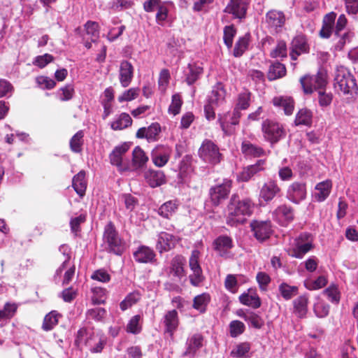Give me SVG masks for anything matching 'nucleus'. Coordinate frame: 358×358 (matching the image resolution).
<instances>
[{
	"mask_svg": "<svg viewBox=\"0 0 358 358\" xmlns=\"http://www.w3.org/2000/svg\"><path fill=\"white\" fill-rule=\"evenodd\" d=\"M253 208L254 204L250 199L241 200L238 195H232L227 206V224L232 226L243 223L245 217L252 214Z\"/></svg>",
	"mask_w": 358,
	"mask_h": 358,
	"instance_id": "f257e3e1",
	"label": "nucleus"
},
{
	"mask_svg": "<svg viewBox=\"0 0 358 358\" xmlns=\"http://www.w3.org/2000/svg\"><path fill=\"white\" fill-rule=\"evenodd\" d=\"M250 345L248 343H241L234 346L230 352L233 358H247L249 356Z\"/></svg>",
	"mask_w": 358,
	"mask_h": 358,
	"instance_id": "4c0bfd02",
	"label": "nucleus"
},
{
	"mask_svg": "<svg viewBox=\"0 0 358 358\" xmlns=\"http://www.w3.org/2000/svg\"><path fill=\"white\" fill-rule=\"evenodd\" d=\"M248 0H230L224 12L231 14L234 17L242 20L246 17Z\"/></svg>",
	"mask_w": 358,
	"mask_h": 358,
	"instance_id": "4468645a",
	"label": "nucleus"
},
{
	"mask_svg": "<svg viewBox=\"0 0 358 358\" xmlns=\"http://www.w3.org/2000/svg\"><path fill=\"white\" fill-rule=\"evenodd\" d=\"M250 227L254 236L259 241L268 238L273 232L271 222L269 220H253L250 223Z\"/></svg>",
	"mask_w": 358,
	"mask_h": 358,
	"instance_id": "ddd939ff",
	"label": "nucleus"
},
{
	"mask_svg": "<svg viewBox=\"0 0 358 358\" xmlns=\"http://www.w3.org/2000/svg\"><path fill=\"white\" fill-rule=\"evenodd\" d=\"M231 188V181L227 179L224 180L222 184L212 187L209 194L213 204L215 206H218L222 200L227 197Z\"/></svg>",
	"mask_w": 358,
	"mask_h": 358,
	"instance_id": "9b49d317",
	"label": "nucleus"
},
{
	"mask_svg": "<svg viewBox=\"0 0 358 358\" xmlns=\"http://www.w3.org/2000/svg\"><path fill=\"white\" fill-rule=\"evenodd\" d=\"M140 315H135L131 318L127 325V331L134 334H138L141 331Z\"/></svg>",
	"mask_w": 358,
	"mask_h": 358,
	"instance_id": "6e6d98bb",
	"label": "nucleus"
},
{
	"mask_svg": "<svg viewBox=\"0 0 358 358\" xmlns=\"http://www.w3.org/2000/svg\"><path fill=\"white\" fill-rule=\"evenodd\" d=\"M262 131L264 139L271 144L278 142L285 134L282 126L271 120H266L262 122Z\"/></svg>",
	"mask_w": 358,
	"mask_h": 358,
	"instance_id": "39448f33",
	"label": "nucleus"
},
{
	"mask_svg": "<svg viewBox=\"0 0 358 358\" xmlns=\"http://www.w3.org/2000/svg\"><path fill=\"white\" fill-rule=\"evenodd\" d=\"M129 149V144L124 143L115 148L110 155V159L112 164L121 168L122 165V157Z\"/></svg>",
	"mask_w": 358,
	"mask_h": 358,
	"instance_id": "2f4dec72",
	"label": "nucleus"
},
{
	"mask_svg": "<svg viewBox=\"0 0 358 358\" xmlns=\"http://www.w3.org/2000/svg\"><path fill=\"white\" fill-rule=\"evenodd\" d=\"M85 29L86 35L90 38L92 41L94 42L98 38L99 35V24L95 22L88 21L85 24Z\"/></svg>",
	"mask_w": 358,
	"mask_h": 358,
	"instance_id": "3c124183",
	"label": "nucleus"
},
{
	"mask_svg": "<svg viewBox=\"0 0 358 358\" xmlns=\"http://www.w3.org/2000/svg\"><path fill=\"white\" fill-rule=\"evenodd\" d=\"M164 323L166 327V331L171 335H173L178 325L177 311L176 310L168 311L164 315Z\"/></svg>",
	"mask_w": 358,
	"mask_h": 358,
	"instance_id": "c9c22d12",
	"label": "nucleus"
},
{
	"mask_svg": "<svg viewBox=\"0 0 358 358\" xmlns=\"http://www.w3.org/2000/svg\"><path fill=\"white\" fill-rule=\"evenodd\" d=\"M138 91V88H130L118 97V101L120 102L131 101L137 97Z\"/></svg>",
	"mask_w": 358,
	"mask_h": 358,
	"instance_id": "338daca9",
	"label": "nucleus"
},
{
	"mask_svg": "<svg viewBox=\"0 0 358 358\" xmlns=\"http://www.w3.org/2000/svg\"><path fill=\"white\" fill-rule=\"evenodd\" d=\"M285 16L283 12L272 10L268 11L266 15V21L268 24L275 29L282 28L285 23Z\"/></svg>",
	"mask_w": 358,
	"mask_h": 358,
	"instance_id": "393cba45",
	"label": "nucleus"
},
{
	"mask_svg": "<svg viewBox=\"0 0 358 358\" xmlns=\"http://www.w3.org/2000/svg\"><path fill=\"white\" fill-rule=\"evenodd\" d=\"M241 303L250 306L253 308H258L261 306V301L257 294L253 292L248 291V293H243L239 296Z\"/></svg>",
	"mask_w": 358,
	"mask_h": 358,
	"instance_id": "e433bc0d",
	"label": "nucleus"
},
{
	"mask_svg": "<svg viewBox=\"0 0 358 358\" xmlns=\"http://www.w3.org/2000/svg\"><path fill=\"white\" fill-rule=\"evenodd\" d=\"M313 113L307 108H302L298 111L295 118L296 125H310L312 123Z\"/></svg>",
	"mask_w": 358,
	"mask_h": 358,
	"instance_id": "a19ab883",
	"label": "nucleus"
},
{
	"mask_svg": "<svg viewBox=\"0 0 358 358\" xmlns=\"http://www.w3.org/2000/svg\"><path fill=\"white\" fill-rule=\"evenodd\" d=\"M308 299L306 296H300L294 300V313L300 318L305 317L308 311Z\"/></svg>",
	"mask_w": 358,
	"mask_h": 358,
	"instance_id": "f704fd0d",
	"label": "nucleus"
},
{
	"mask_svg": "<svg viewBox=\"0 0 358 358\" xmlns=\"http://www.w3.org/2000/svg\"><path fill=\"white\" fill-rule=\"evenodd\" d=\"M182 101L180 96L178 94H173L172 96L171 103L169 108V112L173 115H178L180 111V108Z\"/></svg>",
	"mask_w": 358,
	"mask_h": 358,
	"instance_id": "4d7b16f0",
	"label": "nucleus"
},
{
	"mask_svg": "<svg viewBox=\"0 0 358 358\" xmlns=\"http://www.w3.org/2000/svg\"><path fill=\"white\" fill-rule=\"evenodd\" d=\"M104 238L110 252L116 255H120L122 252L124 245L111 222L108 223L105 228Z\"/></svg>",
	"mask_w": 358,
	"mask_h": 358,
	"instance_id": "1a4fd4ad",
	"label": "nucleus"
},
{
	"mask_svg": "<svg viewBox=\"0 0 358 358\" xmlns=\"http://www.w3.org/2000/svg\"><path fill=\"white\" fill-rule=\"evenodd\" d=\"M106 310L103 308H94L89 309L86 313L87 320H93L96 322H101L105 318Z\"/></svg>",
	"mask_w": 358,
	"mask_h": 358,
	"instance_id": "8fccbe9b",
	"label": "nucleus"
},
{
	"mask_svg": "<svg viewBox=\"0 0 358 358\" xmlns=\"http://www.w3.org/2000/svg\"><path fill=\"white\" fill-rule=\"evenodd\" d=\"M58 315L56 311L47 314L44 317L42 329L46 331L52 329L58 323Z\"/></svg>",
	"mask_w": 358,
	"mask_h": 358,
	"instance_id": "a18cd8bd",
	"label": "nucleus"
},
{
	"mask_svg": "<svg viewBox=\"0 0 358 358\" xmlns=\"http://www.w3.org/2000/svg\"><path fill=\"white\" fill-rule=\"evenodd\" d=\"M134 257L140 263H152L155 259V254L149 247L142 245L134 252Z\"/></svg>",
	"mask_w": 358,
	"mask_h": 358,
	"instance_id": "a878e982",
	"label": "nucleus"
},
{
	"mask_svg": "<svg viewBox=\"0 0 358 358\" xmlns=\"http://www.w3.org/2000/svg\"><path fill=\"white\" fill-rule=\"evenodd\" d=\"M281 192V188L277 182L270 180L264 183L260 189L259 197L264 201L268 202L273 200L275 196Z\"/></svg>",
	"mask_w": 358,
	"mask_h": 358,
	"instance_id": "f3484780",
	"label": "nucleus"
},
{
	"mask_svg": "<svg viewBox=\"0 0 358 358\" xmlns=\"http://www.w3.org/2000/svg\"><path fill=\"white\" fill-rule=\"evenodd\" d=\"M171 150L164 145H157L152 152V160L157 167H163L169 160Z\"/></svg>",
	"mask_w": 358,
	"mask_h": 358,
	"instance_id": "dca6fc26",
	"label": "nucleus"
},
{
	"mask_svg": "<svg viewBox=\"0 0 358 358\" xmlns=\"http://www.w3.org/2000/svg\"><path fill=\"white\" fill-rule=\"evenodd\" d=\"M170 79V73L169 70L167 69H163L159 73V87L162 91L164 92L166 90V87L168 86V84L169 83Z\"/></svg>",
	"mask_w": 358,
	"mask_h": 358,
	"instance_id": "69168bd1",
	"label": "nucleus"
},
{
	"mask_svg": "<svg viewBox=\"0 0 358 358\" xmlns=\"http://www.w3.org/2000/svg\"><path fill=\"white\" fill-rule=\"evenodd\" d=\"M203 72V68L196 64H189L184 69V75L185 81L187 85H191L194 84L199 78Z\"/></svg>",
	"mask_w": 358,
	"mask_h": 358,
	"instance_id": "cd10ccee",
	"label": "nucleus"
},
{
	"mask_svg": "<svg viewBox=\"0 0 358 358\" xmlns=\"http://www.w3.org/2000/svg\"><path fill=\"white\" fill-rule=\"evenodd\" d=\"M241 152L245 157H259L265 155V151L261 147L244 140L241 144Z\"/></svg>",
	"mask_w": 358,
	"mask_h": 358,
	"instance_id": "7c9ffc66",
	"label": "nucleus"
},
{
	"mask_svg": "<svg viewBox=\"0 0 358 358\" xmlns=\"http://www.w3.org/2000/svg\"><path fill=\"white\" fill-rule=\"evenodd\" d=\"M132 123V120L129 114L122 113L120 116L110 124V127L113 130H122Z\"/></svg>",
	"mask_w": 358,
	"mask_h": 358,
	"instance_id": "ea45409f",
	"label": "nucleus"
},
{
	"mask_svg": "<svg viewBox=\"0 0 358 358\" xmlns=\"http://www.w3.org/2000/svg\"><path fill=\"white\" fill-rule=\"evenodd\" d=\"M334 87L343 94H358V85L355 76L344 66H338L334 78Z\"/></svg>",
	"mask_w": 358,
	"mask_h": 358,
	"instance_id": "f03ea898",
	"label": "nucleus"
},
{
	"mask_svg": "<svg viewBox=\"0 0 358 358\" xmlns=\"http://www.w3.org/2000/svg\"><path fill=\"white\" fill-rule=\"evenodd\" d=\"M314 312L317 317H324L329 314V306L324 302L319 301L314 306Z\"/></svg>",
	"mask_w": 358,
	"mask_h": 358,
	"instance_id": "e2e57ef3",
	"label": "nucleus"
},
{
	"mask_svg": "<svg viewBox=\"0 0 358 358\" xmlns=\"http://www.w3.org/2000/svg\"><path fill=\"white\" fill-rule=\"evenodd\" d=\"M336 14L331 12L326 14L322 20V26L319 35L322 38H329L333 32Z\"/></svg>",
	"mask_w": 358,
	"mask_h": 358,
	"instance_id": "5701e85b",
	"label": "nucleus"
},
{
	"mask_svg": "<svg viewBox=\"0 0 358 358\" xmlns=\"http://www.w3.org/2000/svg\"><path fill=\"white\" fill-rule=\"evenodd\" d=\"M215 250L221 257H228L229 250L233 248V242L227 236H220L213 242Z\"/></svg>",
	"mask_w": 358,
	"mask_h": 358,
	"instance_id": "aec40b11",
	"label": "nucleus"
},
{
	"mask_svg": "<svg viewBox=\"0 0 358 358\" xmlns=\"http://www.w3.org/2000/svg\"><path fill=\"white\" fill-rule=\"evenodd\" d=\"M185 259L182 256H176L171 261V271L176 276L180 277L184 273Z\"/></svg>",
	"mask_w": 358,
	"mask_h": 358,
	"instance_id": "09e8293b",
	"label": "nucleus"
},
{
	"mask_svg": "<svg viewBox=\"0 0 358 358\" xmlns=\"http://www.w3.org/2000/svg\"><path fill=\"white\" fill-rule=\"evenodd\" d=\"M199 251L194 250L189 259V266L192 271V273L189 275V280L194 286L199 285L203 280L202 269L199 263Z\"/></svg>",
	"mask_w": 358,
	"mask_h": 358,
	"instance_id": "f8f14e48",
	"label": "nucleus"
},
{
	"mask_svg": "<svg viewBox=\"0 0 358 358\" xmlns=\"http://www.w3.org/2000/svg\"><path fill=\"white\" fill-rule=\"evenodd\" d=\"M279 292L285 300H289L298 294V287L282 282L279 285Z\"/></svg>",
	"mask_w": 358,
	"mask_h": 358,
	"instance_id": "49530a36",
	"label": "nucleus"
},
{
	"mask_svg": "<svg viewBox=\"0 0 358 358\" xmlns=\"http://www.w3.org/2000/svg\"><path fill=\"white\" fill-rule=\"evenodd\" d=\"M308 46L306 40L303 36H297L292 41L290 57L292 59L296 60L301 53L306 52Z\"/></svg>",
	"mask_w": 358,
	"mask_h": 358,
	"instance_id": "b1692460",
	"label": "nucleus"
},
{
	"mask_svg": "<svg viewBox=\"0 0 358 358\" xmlns=\"http://www.w3.org/2000/svg\"><path fill=\"white\" fill-rule=\"evenodd\" d=\"M83 132L78 131L70 141V147L73 152H80L83 145Z\"/></svg>",
	"mask_w": 358,
	"mask_h": 358,
	"instance_id": "5fc2aeb1",
	"label": "nucleus"
},
{
	"mask_svg": "<svg viewBox=\"0 0 358 358\" xmlns=\"http://www.w3.org/2000/svg\"><path fill=\"white\" fill-rule=\"evenodd\" d=\"M313 240L308 234H302L294 240L289 255L292 257L301 259L313 248Z\"/></svg>",
	"mask_w": 358,
	"mask_h": 358,
	"instance_id": "0eeeda50",
	"label": "nucleus"
},
{
	"mask_svg": "<svg viewBox=\"0 0 358 358\" xmlns=\"http://www.w3.org/2000/svg\"><path fill=\"white\" fill-rule=\"evenodd\" d=\"M36 81L43 89H52L56 85L55 80L46 76H38L36 78Z\"/></svg>",
	"mask_w": 358,
	"mask_h": 358,
	"instance_id": "0e129e2a",
	"label": "nucleus"
},
{
	"mask_svg": "<svg viewBox=\"0 0 358 358\" xmlns=\"http://www.w3.org/2000/svg\"><path fill=\"white\" fill-rule=\"evenodd\" d=\"M203 337L200 334H194L187 341V348L183 356L192 357L197 350L202 346Z\"/></svg>",
	"mask_w": 358,
	"mask_h": 358,
	"instance_id": "c85d7f7f",
	"label": "nucleus"
},
{
	"mask_svg": "<svg viewBox=\"0 0 358 358\" xmlns=\"http://www.w3.org/2000/svg\"><path fill=\"white\" fill-rule=\"evenodd\" d=\"M241 117V113L238 111V109H234L232 113L219 115L218 122L226 136H231L235 133V127L238 124Z\"/></svg>",
	"mask_w": 358,
	"mask_h": 358,
	"instance_id": "6e6552de",
	"label": "nucleus"
},
{
	"mask_svg": "<svg viewBox=\"0 0 358 358\" xmlns=\"http://www.w3.org/2000/svg\"><path fill=\"white\" fill-rule=\"evenodd\" d=\"M265 164L264 159L258 160L256 164L244 168L238 176V179L243 182L250 180L255 175L264 170Z\"/></svg>",
	"mask_w": 358,
	"mask_h": 358,
	"instance_id": "a211bd4d",
	"label": "nucleus"
},
{
	"mask_svg": "<svg viewBox=\"0 0 358 358\" xmlns=\"http://www.w3.org/2000/svg\"><path fill=\"white\" fill-rule=\"evenodd\" d=\"M134 67L128 61L124 60L120 63L119 70V79L123 87H128L133 78Z\"/></svg>",
	"mask_w": 358,
	"mask_h": 358,
	"instance_id": "412c9836",
	"label": "nucleus"
},
{
	"mask_svg": "<svg viewBox=\"0 0 358 358\" xmlns=\"http://www.w3.org/2000/svg\"><path fill=\"white\" fill-rule=\"evenodd\" d=\"M199 157L206 162L217 164L222 160L219 148L213 141L205 140L199 150Z\"/></svg>",
	"mask_w": 358,
	"mask_h": 358,
	"instance_id": "423d86ee",
	"label": "nucleus"
},
{
	"mask_svg": "<svg viewBox=\"0 0 358 358\" xmlns=\"http://www.w3.org/2000/svg\"><path fill=\"white\" fill-rule=\"evenodd\" d=\"M286 74V68L285 65L279 62H275L270 66L268 72V78L270 80H274L282 78Z\"/></svg>",
	"mask_w": 358,
	"mask_h": 358,
	"instance_id": "58836bf2",
	"label": "nucleus"
},
{
	"mask_svg": "<svg viewBox=\"0 0 358 358\" xmlns=\"http://www.w3.org/2000/svg\"><path fill=\"white\" fill-rule=\"evenodd\" d=\"M273 217L280 224L287 225L294 220V209L287 204L280 205L273 212Z\"/></svg>",
	"mask_w": 358,
	"mask_h": 358,
	"instance_id": "2eb2a0df",
	"label": "nucleus"
},
{
	"mask_svg": "<svg viewBox=\"0 0 358 358\" xmlns=\"http://www.w3.org/2000/svg\"><path fill=\"white\" fill-rule=\"evenodd\" d=\"M132 155L133 164L136 167H142L148 160V157L145 155L144 151L138 146L134 148Z\"/></svg>",
	"mask_w": 358,
	"mask_h": 358,
	"instance_id": "37998d69",
	"label": "nucleus"
},
{
	"mask_svg": "<svg viewBox=\"0 0 358 358\" xmlns=\"http://www.w3.org/2000/svg\"><path fill=\"white\" fill-rule=\"evenodd\" d=\"M324 275H320L315 280L308 279L304 281V286L309 290H317L324 287L327 284Z\"/></svg>",
	"mask_w": 358,
	"mask_h": 358,
	"instance_id": "c03bdc74",
	"label": "nucleus"
},
{
	"mask_svg": "<svg viewBox=\"0 0 358 358\" xmlns=\"http://www.w3.org/2000/svg\"><path fill=\"white\" fill-rule=\"evenodd\" d=\"M178 241V239L172 234H168L166 232H161L158 235L156 248L159 250V252H162L163 251H168L173 248Z\"/></svg>",
	"mask_w": 358,
	"mask_h": 358,
	"instance_id": "6ab92c4d",
	"label": "nucleus"
},
{
	"mask_svg": "<svg viewBox=\"0 0 358 358\" xmlns=\"http://www.w3.org/2000/svg\"><path fill=\"white\" fill-rule=\"evenodd\" d=\"M147 129L148 133V141H155L157 140V137L161 132V127L160 125L155 122L152 123L150 126H149Z\"/></svg>",
	"mask_w": 358,
	"mask_h": 358,
	"instance_id": "bf43d9fd",
	"label": "nucleus"
},
{
	"mask_svg": "<svg viewBox=\"0 0 358 358\" xmlns=\"http://www.w3.org/2000/svg\"><path fill=\"white\" fill-rule=\"evenodd\" d=\"M17 310V306L14 303H6L3 310H0V321L11 318Z\"/></svg>",
	"mask_w": 358,
	"mask_h": 358,
	"instance_id": "13d9d810",
	"label": "nucleus"
},
{
	"mask_svg": "<svg viewBox=\"0 0 358 358\" xmlns=\"http://www.w3.org/2000/svg\"><path fill=\"white\" fill-rule=\"evenodd\" d=\"M209 301L210 296L208 294L203 293L198 295L194 299L193 308L200 313H203Z\"/></svg>",
	"mask_w": 358,
	"mask_h": 358,
	"instance_id": "de8ad7c7",
	"label": "nucleus"
},
{
	"mask_svg": "<svg viewBox=\"0 0 358 358\" xmlns=\"http://www.w3.org/2000/svg\"><path fill=\"white\" fill-rule=\"evenodd\" d=\"M300 83L306 94H312L315 90H323L327 84V73L320 70L316 75L305 76L300 79Z\"/></svg>",
	"mask_w": 358,
	"mask_h": 358,
	"instance_id": "20e7f679",
	"label": "nucleus"
},
{
	"mask_svg": "<svg viewBox=\"0 0 358 358\" xmlns=\"http://www.w3.org/2000/svg\"><path fill=\"white\" fill-rule=\"evenodd\" d=\"M328 299L334 303H338L340 300L338 288L335 285H331L324 291Z\"/></svg>",
	"mask_w": 358,
	"mask_h": 358,
	"instance_id": "774afa93",
	"label": "nucleus"
},
{
	"mask_svg": "<svg viewBox=\"0 0 358 358\" xmlns=\"http://www.w3.org/2000/svg\"><path fill=\"white\" fill-rule=\"evenodd\" d=\"M178 206L176 201H169L160 206L158 213L165 218H169L176 212Z\"/></svg>",
	"mask_w": 358,
	"mask_h": 358,
	"instance_id": "79ce46f5",
	"label": "nucleus"
},
{
	"mask_svg": "<svg viewBox=\"0 0 358 358\" xmlns=\"http://www.w3.org/2000/svg\"><path fill=\"white\" fill-rule=\"evenodd\" d=\"M144 178L151 187H157L166 182V176L162 171L149 169L145 171Z\"/></svg>",
	"mask_w": 358,
	"mask_h": 358,
	"instance_id": "4be33fe9",
	"label": "nucleus"
},
{
	"mask_svg": "<svg viewBox=\"0 0 358 358\" xmlns=\"http://www.w3.org/2000/svg\"><path fill=\"white\" fill-rule=\"evenodd\" d=\"M76 342L78 345H85L92 353H99L104 348L107 339L103 335L95 334L86 329H81L78 331Z\"/></svg>",
	"mask_w": 358,
	"mask_h": 358,
	"instance_id": "7ed1b4c3",
	"label": "nucleus"
},
{
	"mask_svg": "<svg viewBox=\"0 0 358 358\" xmlns=\"http://www.w3.org/2000/svg\"><path fill=\"white\" fill-rule=\"evenodd\" d=\"M331 187L332 182L330 180L319 182L315 186V197L316 200L320 202L324 201L329 195Z\"/></svg>",
	"mask_w": 358,
	"mask_h": 358,
	"instance_id": "473e14b6",
	"label": "nucleus"
},
{
	"mask_svg": "<svg viewBox=\"0 0 358 358\" xmlns=\"http://www.w3.org/2000/svg\"><path fill=\"white\" fill-rule=\"evenodd\" d=\"M306 185L303 182L294 181L287 188L286 198L295 204H299L306 197Z\"/></svg>",
	"mask_w": 358,
	"mask_h": 358,
	"instance_id": "9d476101",
	"label": "nucleus"
},
{
	"mask_svg": "<svg viewBox=\"0 0 358 358\" xmlns=\"http://www.w3.org/2000/svg\"><path fill=\"white\" fill-rule=\"evenodd\" d=\"M230 334L232 337H236L245 330L244 324L238 320H234L229 324Z\"/></svg>",
	"mask_w": 358,
	"mask_h": 358,
	"instance_id": "680f3d73",
	"label": "nucleus"
},
{
	"mask_svg": "<svg viewBox=\"0 0 358 358\" xmlns=\"http://www.w3.org/2000/svg\"><path fill=\"white\" fill-rule=\"evenodd\" d=\"M72 186L79 196H83L85 195L87 189V182L84 171H80L73 178Z\"/></svg>",
	"mask_w": 358,
	"mask_h": 358,
	"instance_id": "72a5a7b5",
	"label": "nucleus"
},
{
	"mask_svg": "<svg viewBox=\"0 0 358 358\" xmlns=\"http://www.w3.org/2000/svg\"><path fill=\"white\" fill-rule=\"evenodd\" d=\"M272 102L275 106L282 108L285 115H290L292 114L294 108V101L292 97L275 96L273 99Z\"/></svg>",
	"mask_w": 358,
	"mask_h": 358,
	"instance_id": "bb28decb",
	"label": "nucleus"
},
{
	"mask_svg": "<svg viewBox=\"0 0 358 358\" xmlns=\"http://www.w3.org/2000/svg\"><path fill=\"white\" fill-rule=\"evenodd\" d=\"M250 92L245 91L239 94L237 103L234 109H238V111L241 110H245L250 106Z\"/></svg>",
	"mask_w": 358,
	"mask_h": 358,
	"instance_id": "603ef678",
	"label": "nucleus"
},
{
	"mask_svg": "<svg viewBox=\"0 0 358 358\" xmlns=\"http://www.w3.org/2000/svg\"><path fill=\"white\" fill-rule=\"evenodd\" d=\"M245 320L252 327L260 329L264 324V320L262 317L254 312L248 310V314L245 317Z\"/></svg>",
	"mask_w": 358,
	"mask_h": 358,
	"instance_id": "864d4df0",
	"label": "nucleus"
},
{
	"mask_svg": "<svg viewBox=\"0 0 358 358\" xmlns=\"http://www.w3.org/2000/svg\"><path fill=\"white\" fill-rule=\"evenodd\" d=\"M271 57L273 58L286 57L287 46L284 41H279L274 50L271 52Z\"/></svg>",
	"mask_w": 358,
	"mask_h": 358,
	"instance_id": "052dcab7",
	"label": "nucleus"
},
{
	"mask_svg": "<svg viewBox=\"0 0 358 358\" xmlns=\"http://www.w3.org/2000/svg\"><path fill=\"white\" fill-rule=\"evenodd\" d=\"M226 92L222 83H217L211 91L208 96V102L215 106L222 104L225 99Z\"/></svg>",
	"mask_w": 358,
	"mask_h": 358,
	"instance_id": "c756f323",
	"label": "nucleus"
}]
</instances>
